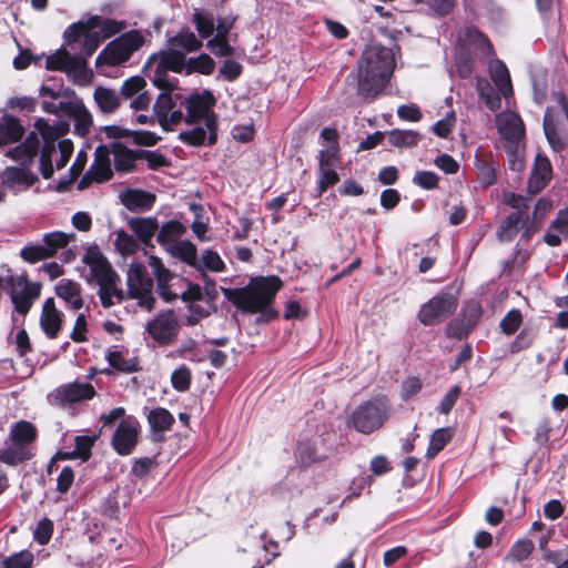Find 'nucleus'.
Returning a JSON list of instances; mask_svg holds the SVG:
<instances>
[{
    "instance_id": "obj_1",
    "label": "nucleus",
    "mask_w": 568,
    "mask_h": 568,
    "mask_svg": "<svg viewBox=\"0 0 568 568\" xmlns=\"http://www.w3.org/2000/svg\"><path fill=\"white\" fill-rule=\"evenodd\" d=\"M283 287V280L276 275L256 276L244 287H221L224 298L243 313H260L257 323H268L277 318L273 305L276 294Z\"/></svg>"
},
{
    "instance_id": "obj_2",
    "label": "nucleus",
    "mask_w": 568,
    "mask_h": 568,
    "mask_svg": "<svg viewBox=\"0 0 568 568\" xmlns=\"http://www.w3.org/2000/svg\"><path fill=\"white\" fill-rule=\"evenodd\" d=\"M394 68V51L371 40L357 63L358 94L365 100H374L386 88Z\"/></svg>"
},
{
    "instance_id": "obj_3",
    "label": "nucleus",
    "mask_w": 568,
    "mask_h": 568,
    "mask_svg": "<svg viewBox=\"0 0 568 568\" xmlns=\"http://www.w3.org/2000/svg\"><path fill=\"white\" fill-rule=\"evenodd\" d=\"M392 404L386 396L362 402L348 419V426L362 434H372L385 426L390 418Z\"/></svg>"
},
{
    "instance_id": "obj_4",
    "label": "nucleus",
    "mask_w": 568,
    "mask_h": 568,
    "mask_svg": "<svg viewBox=\"0 0 568 568\" xmlns=\"http://www.w3.org/2000/svg\"><path fill=\"white\" fill-rule=\"evenodd\" d=\"M181 104L186 110L185 123L192 125L204 121L207 129V145H215L217 141V115L213 111V106L216 104L214 93L209 90L195 92L187 95Z\"/></svg>"
},
{
    "instance_id": "obj_5",
    "label": "nucleus",
    "mask_w": 568,
    "mask_h": 568,
    "mask_svg": "<svg viewBox=\"0 0 568 568\" xmlns=\"http://www.w3.org/2000/svg\"><path fill=\"white\" fill-rule=\"evenodd\" d=\"M125 20L103 18L101 16H88L70 24L62 36H141L140 30L125 31Z\"/></svg>"
},
{
    "instance_id": "obj_6",
    "label": "nucleus",
    "mask_w": 568,
    "mask_h": 568,
    "mask_svg": "<svg viewBox=\"0 0 568 568\" xmlns=\"http://www.w3.org/2000/svg\"><path fill=\"white\" fill-rule=\"evenodd\" d=\"M458 305V297L452 292L442 291L422 305L417 318L426 327H432L450 318Z\"/></svg>"
},
{
    "instance_id": "obj_7",
    "label": "nucleus",
    "mask_w": 568,
    "mask_h": 568,
    "mask_svg": "<svg viewBox=\"0 0 568 568\" xmlns=\"http://www.w3.org/2000/svg\"><path fill=\"white\" fill-rule=\"evenodd\" d=\"M145 44V38H114L97 57V65L118 67Z\"/></svg>"
},
{
    "instance_id": "obj_8",
    "label": "nucleus",
    "mask_w": 568,
    "mask_h": 568,
    "mask_svg": "<svg viewBox=\"0 0 568 568\" xmlns=\"http://www.w3.org/2000/svg\"><path fill=\"white\" fill-rule=\"evenodd\" d=\"M179 322L173 310L162 311L146 323V333L159 345H170L176 341Z\"/></svg>"
},
{
    "instance_id": "obj_9",
    "label": "nucleus",
    "mask_w": 568,
    "mask_h": 568,
    "mask_svg": "<svg viewBox=\"0 0 568 568\" xmlns=\"http://www.w3.org/2000/svg\"><path fill=\"white\" fill-rule=\"evenodd\" d=\"M139 432L140 425L136 418L121 419L111 439L114 452L122 456L133 453L139 443Z\"/></svg>"
},
{
    "instance_id": "obj_10",
    "label": "nucleus",
    "mask_w": 568,
    "mask_h": 568,
    "mask_svg": "<svg viewBox=\"0 0 568 568\" xmlns=\"http://www.w3.org/2000/svg\"><path fill=\"white\" fill-rule=\"evenodd\" d=\"M95 388L90 383H70L53 390L52 404L65 407L80 400L91 399L95 396Z\"/></svg>"
},
{
    "instance_id": "obj_11",
    "label": "nucleus",
    "mask_w": 568,
    "mask_h": 568,
    "mask_svg": "<svg viewBox=\"0 0 568 568\" xmlns=\"http://www.w3.org/2000/svg\"><path fill=\"white\" fill-rule=\"evenodd\" d=\"M552 179V165L547 155L538 153L528 176L527 191L530 196L540 193Z\"/></svg>"
},
{
    "instance_id": "obj_12",
    "label": "nucleus",
    "mask_w": 568,
    "mask_h": 568,
    "mask_svg": "<svg viewBox=\"0 0 568 568\" xmlns=\"http://www.w3.org/2000/svg\"><path fill=\"white\" fill-rule=\"evenodd\" d=\"M64 322V315L57 308L55 300L49 297L43 302L40 313V328L49 339H55Z\"/></svg>"
},
{
    "instance_id": "obj_13",
    "label": "nucleus",
    "mask_w": 568,
    "mask_h": 568,
    "mask_svg": "<svg viewBox=\"0 0 568 568\" xmlns=\"http://www.w3.org/2000/svg\"><path fill=\"white\" fill-rule=\"evenodd\" d=\"M24 281V287L20 291L12 290L10 292V300L16 312L22 316H27L30 312L33 302L41 296V282H30L28 278H20Z\"/></svg>"
},
{
    "instance_id": "obj_14",
    "label": "nucleus",
    "mask_w": 568,
    "mask_h": 568,
    "mask_svg": "<svg viewBox=\"0 0 568 568\" xmlns=\"http://www.w3.org/2000/svg\"><path fill=\"white\" fill-rule=\"evenodd\" d=\"M473 38H457L455 65L460 79H469L475 68V45Z\"/></svg>"
},
{
    "instance_id": "obj_15",
    "label": "nucleus",
    "mask_w": 568,
    "mask_h": 568,
    "mask_svg": "<svg viewBox=\"0 0 568 568\" xmlns=\"http://www.w3.org/2000/svg\"><path fill=\"white\" fill-rule=\"evenodd\" d=\"M65 47L59 48L54 54H51L45 60V67L51 71H80L85 69V60L78 54H70V50Z\"/></svg>"
},
{
    "instance_id": "obj_16",
    "label": "nucleus",
    "mask_w": 568,
    "mask_h": 568,
    "mask_svg": "<svg viewBox=\"0 0 568 568\" xmlns=\"http://www.w3.org/2000/svg\"><path fill=\"white\" fill-rule=\"evenodd\" d=\"M119 197L130 212L150 211L156 202L155 193L141 189H125L120 193Z\"/></svg>"
},
{
    "instance_id": "obj_17",
    "label": "nucleus",
    "mask_w": 568,
    "mask_h": 568,
    "mask_svg": "<svg viewBox=\"0 0 568 568\" xmlns=\"http://www.w3.org/2000/svg\"><path fill=\"white\" fill-rule=\"evenodd\" d=\"M111 151L114 158V169L119 174H128L138 170L136 161L140 160V149H130L123 143L114 142L111 144Z\"/></svg>"
},
{
    "instance_id": "obj_18",
    "label": "nucleus",
    "mask_w": 568,
    "mask_h": 568,
    "mask_svg": "<svg viewBox=\"0 0 568 568\" xmlns=\"http://www.w3.org/2000/svg\"><path fill=\"white\" fill-rule=\"evenodd\" d=\"M480 318V306L471 307L469 315L463 314L462 318L452 320L446 326V335L449 338L464 339L467 338L470 331L475 327Z\"/></svg>"
},
{
    "instance_id": "obj_19",
    "label": "nucleus",
    "mask_w": 568,
    "mask_h": 568,
    "mask_svg": "<svg viewBox=\"0 0 568 568\" xmlns=\"http://www.w3.org/2000/svg\"><path fill=\"white\" fill-rule=\"evenodd\" d=\"M159 62L164 69L173 72H182L187 69V59L184 51L171 42L170 38L166 40V48L161 49L158 53Z\"/></svg>"
},
{
    "instance_id": "obj_20",
    "label": "nucleus",
    "mask_w": 568,
    "mask_h": 568,
    "mask_svg": "<svg viewBox=\"0 0 568 568\" xmlns=\"http://www.w3.org/2000/svg\"><path fill=\"white\" fill-rule=\"evenodd\" d=\"M54 292L71 310L78 311L83 307L84 301L81 296L82 288L78 281L61 278L58 281Z\"/></svg>"
},
{
    "instance_id": "obj_21",
    "label": "nucleus",
    "mask_w": 568,
    "mask_h": 568,
    "mask_svg": "<svg viewBox=\"0 0 568 568\" xmlns=\"http://www.w3.org/2000/svg\"><path fill=\"white\" fill-rule=\"evenodd\" d=\"M474 165L477 169V180L481 189H488L496 184L500 165L491 154L476 156Z\"/></svg>"
},
{
    "instance_id": "obj_22",
    "label": "nucleus",
    "mask_w": 568,
    "mask_h": 568,
    "mask_svg": "<svg viewBox=\"0 0 568 568\" xmlns=\"http://www.w3.org/2000/svg\"><path fill=\"white\" fill-rule=\"evenodd\" d=\"M489 75L504 99L514 94L509 69L500 59H491L489 62Z\"/></svg>"
},
{
    "instance_id": "obj_23",
    "label": "nucleus",
    "mask_w": 568,
    "mask_h": 568,
    "mask_svg": "<svg viewBox=\"0 0 568 568\" xmlns=\"http://www.w3.org/2000/svg\"><path fill=\"white\" fill-rule=\"evenodd\" d=\"M26 133L19 118L3 114L0 116V146L18 143Z\"/></svg>"
},
{
    "instance_id": "obj_24",
    "label": "nucleus",
    "mask_w": 568,
    "mask_h": 568,
    "mask_svg": "<svg viewBox=\"0 0 568 568\" xmlns=\"http://www.w3.org/2000/svg\"><path fill=\"white\" fill-rule=\"evenodd\" d=\"M498 132L505 140V143H517L525 134L524 123L519 114L509 113L500 120L498 118Z\"/></svg>"
},
{
    "instance_id": "obj_25",
    "label": "nucleus",
    "mask_w": 568,
    "mask_h": 568,
    "mask_svg": "<svg viewBox=\"0 0 568 568\" xmlns=\"http://www.w3.org/2000/svg\"><path fill=\"white\" fill-rule=\"evenodd\" d=\"M111 146L98 145L94 151V160L90 166L91 172L95 175V182L102 183L113 178V171L110 163Z\"/></svg>"
},
{
    "instance_id": "obj_26",
    "label": "nucleus",
    "mask_w": 568,
    "mask_h": 568,
    "mask_svg": "<svg viewBox=\"0 0 568 568\" xmlns=\"http://www.w3.org/2000/svg\"><path fill=\"white\" fill-rule=\"evenodd\" d=\"M529 222V214L510 212L499 224L497 239L499 242H511L520 231V224Z\"/></svg>"
},
{
    "instance_id": "obj_27",
    "label": "nucleus",
    "mask_w": 568,
    "mask_h": 568,
    "mask_svg": "<svg viewBox=\"0 0 568 568\" xmlns=\"http://www.w3.org/2000/svg\"><path fill=\"white\" fill-rule=\"evenodd\" d=\"M129 227L144 245H151L152 237L159 231V221L155 217H133L128 221Z\"/></svg>"
},
{
    "instance_id": "obj_28",
    "label": "nucleus",
    "mask_w": 568,
    "mask_h": 568,
    "mask_svg": "<svg viewBox=\"0 0 568 568\" xmlns=\"http://www.w3.org/2000/svg\"><path fill=\"white\" fill-rule=\"evenodd\" d=\"M560 235L568 236V209L558 211L544 235V242L549 246H559L561 244Z\"/></svg>"
},
{
    "instance_id": "obj_29",
    "label": "nucleus",
    "mask_w": 568,
    "mask_h": 568,
    "mask_svg": "<svg viewBox=\"0 0 568 568\" xmlns=\"http://www.w3.org/2000/svg\"><path fill=\"white\" fill-rule=\"evenodd\" d=\"M9 438L18 447L26 449L38 438V429L29 420H19L11 426Z\"/></svg>"
},
{
    "instance_id": "obj_30",
    "label": "nucleus",
    "mask_w": 568,
    "mask_h": 568,
    "mask_svg": "<svg viewBox=\"0 0 568 568\" xmlns=\"http://www.w3.org/2000/svg\"><path fill=\"white\" fill-rule=\"evenodd\" d=\"M37 180L38 178L31 174L30 170L27 168L8 166L1 174L2 185L9 187H13L16 185L30 187Z\"/></svg>"
},
{
    "instance_id": "obj_31",
    "label": "nucleus",
    "mask_w": 568,
    "mask_h": 568,
    "mask_svg": "<svg viewBox=\"0 0 568 568\" xmlns=\"http://www.w3.org/2000/svg\"><path fill=\"white\" fill-rule=\"evenodd\" d=\"M295 462L303 469L325 460V455L318 453L315 444L310 440L298 442L294 452Z\"/></svg>"
},
{
    "instance_id": "obj_32",
    "label": "nucleus",
    "mask_w": 568,
    "mask_h": 568,
    "mask_svg": "<svg viewBox=\"0 0 568 568\" xmlns=\"http://www.w3.org/2000/svg\"><path fill=\"white\" fill-rule=\"evenodd\" d=\"M153 278L148 275V270L143 264L132 263L130 265L126 277L128 290L143 291L153 288Z\"/></svg>"
},
{
    "instance_id": "obj_33",
    "label": "nucleus",
    "mask_w": 568,
    "mask_h": 568,
    "mask_svg": "<svg viewBox=\"0 0 568 568\" xmlns=\"http://www.w3.org/2000/svg\"><path fill=\"white\" fill-rule=\"evenodd\" d=\"M148 423L154 433L171 430L175 418L168 408L156 407L151 409L146 416Z\"/></svg>"
},
{
    "instance_id": "obj_34",
    "label": "nucleus",
    "mask_w": 568,
    "mask_h": 568,
    "mask_svg": "<svg viewBox=\"0 0 568 568\" xmlns=\"http://www.w3.org/2000/svg\"><path fill=\"white\" fill-rule=\"evenodd\" d=\"M106 362L111 367L123 374L139 373L142 369L139 357L133 356L126 359L119 351H109Z\"/></svg>"
},
{
    "instance_id": "obj_35",
    "label": "nucleus",
    "mask_w": 568,
    "mask_h": 568,
    "mask_svg": "<svg viewBox=\"0 0 568 568\" xmlns=\"http://www.w3.org/2000/svg\"><path fill=\"white\" fill-rule=\"evenodd\" d=\"M176 106V99L173 98L171 92H162L159 94L156 102L153 105V111L158 116V123L162 129L168 130V115Z\"/></svg>"
},
{
    "instance_id": "obj_36",
    "label": "nucleus",
    "mask_w": 568,
    "mask_h": 568,
    "mask_svg": "<svg viewBox=\"0 0 568 568\" xmlns=\"http://www.w3.org/2000/svg\"><path fill=\"white\" fill-rule=\"evenodd\" d=\"M67 39V45L70 50H80L78 57L84 58L87 61L88 58L92 55L93 52H95L102 41L106 40L108 38H65Z\"/></svg>"
},
{
    "instance_id": "obj_37",
    "label": "nucleus",
    "mask_w": 568,
    "mask_h": 568,
    "mask_svg": "<svg viewBox=\"0 0 568 568\" xmlns=\"http://www.w3.org/2000/svg\"><path fill=\"white\" fill-rule=\"evenodd\" d=\"M423 139V134L416 131H412V129H393L392 132L388 133V142L393 146L397 148H412L419 143Z\"/></svg>"
},
{
    "instance_id": "obj_38",
    "label": "nucleus",
    "mask_w": 568,
    "mask_h": 568,
    "mask_svg": "<svg viewBox=\"0 0 568 568\" xmlns=\"http://www.w3.org/2000/svg\"><path fill=\"white\" fill-rule=\"evenodd\" d=\"M74 237V234H68L61 231L43 234L42 242L49 252V258L55 256L60 248L67 247Z\"/></svg>"
},
{
    "instance_id": "obj_39",
    "label": "nucleus",
    "mask_w": 568,
    "mask_h": 568,
    "mask_svg": "<svg viewBox=\"0 0 568 568\" xmlns=\"http://www.w3.org/2000/svg\"><path fill=\"white\" fill-rule=\"evenodd\" d=\"M216 68V62L206 53H201L196 57L187 58L186 74L200 73L209 77Z\"/></svg>"
},
{
    "instance_id": "obj_40",
    "label": "nucleus",
    "mask_w": 568,
    "mask_h": 568,
    "mask_svg": "<svg viewBox=\"0 0 568 568\" xmlns=\"http://www.w3.org/2000/svg\"><path fill=\"white\" fill-rule=\"evenodd\" d=\"M453 438V432L452 428L444 427L438 428L433 432L430 435V442L426 452V456L428 459H433L436 457L437 454L444 450L446 445L449 444V442Z\"/></svg>"
},
{
    "instance_id": "obj_41",
    "label": "nucleus",
    "mask_w": 568,
    "mask_h": 568,
    "mask_svg": "<svg viewBox=\"0 0 568 568\" xmlns=\"http://www.w3.org/2000/svg\"><path fill=\"white\" fill-rule=\"evenodd\" d=\"M94 100L103 113H113L120 105L119 94L106 88H98L94 91Z\"/></svg>"
},
{
    "instance_id": "obj_42",
    "label": "nucleus",
    "mask_w": 568,
    "mask_h": 568,
    "mask_svg": "<svg viewBox=\"0 0 568 568\" xmlns=\"http://www.w3.org/2000/svg\"><path fill=\"white\" fill-rule=\"evenodd\" d=\"M185 226L181 222L176 220L168 221L163 223L160 230L156 232L158 243L164 245L172 242H176V240L183 233H185Z\"/></svg>"
},
{
    "instance_id": "obj_43",
    "label": "nucleus",
    "mask_w": 568,
    "mask_h": 568,
    "mask_svg": "<svg viewBox=\"0 0 568 568\" xmlns=\"http://www.w3.org/2000/svg\"><path fill=\"white\" fill-rule=\"evenodd\" d=\"M193 21L199 36H214L215 17L205 9H194Z\"/></svg>"
},
{
    "instance_id": "obj_44",
    "label": "nucleus",
    "mask_w": 568,
    "mask_h": 568,
    "mask_svg": "<svg viewBox=\"0 0 568 568\" xmlns=\"http://www.w3.org/2000/svg\"><path fill=\"white\" fill-rule=\"evenodd\" d=\"M20 257L29 264H37L40 263L42 260L50 258L49 252L44 245L42 244H34L29 243L20 248Z\"/></svg>"
},
{
    "instance_id": "obj_45",
    "label": "nucleus",
    "mask_w": 568,
    "mask_h": 568,
    "mask_svg": "<svg viewBox=\"0 0 568 568\" xmlns=\"http://www.w3.org/2000/svg\"><path fill=\"white\" fill-rule=\"evenodd\" d=\"M504 149L508 159V169L515 172L523 171L525 169V158L520 142L505 143Z\"/></svg>"
},
{
    "instance_id": "obj_46",
    "label": "nucleus",
    "mask_w": 568,
    "mask_h": 568,
    "mask_svg": "<svg viewBox=\"0 0 568 568\" xmlns=\"http://www.w3.org/2000/svg\"><path fill=\"white\" fill-rule=\"evenodd\" d=\"M178 139L189 146H202L205 142L207 143V129L206 126L195 125L189 131L180 132Z\"/></svg>"
},
{
    "instance_id": "obj_47",
    "label": "nucleus",
    "mask_w": 568,
    "mask_h": 568,
    "mask_svg": "<svg viewBox=\"0 0 568 568\" xmlns=\"http://www.w3.org/2000/svg\"><path fill=\"white\" fill-rule=\"evenodd\" d=\"M91 274L95 278L98 286L112 285L113 280H119L106 257L99 265L93 266Z\"/></svg>"
},
{
    "instance_id": "obj_48",
    "label": "nucleus",
    "mask_w": 568,
    "mask_h": 568,
    "mask_svg": "<svg viewBox=\"0 0 568 568\" xmlns=\"http://www.w3.org/2000/svg\"><path fill=\"white\" fill-rule=\"evenodd\" d=\"M31 454L29 450L14 446L0 449V462L16 466L23 462L30 460Z\"/></svg>"
},
{
    "instance_id": "obj_49",
    "label": "nucleus",
    "mask_w": 568,
    "mask_h": 568,
    "mask_svg": "<svg viewBox=\"0 0 568 568\" xmlns=\"http://www.w3.org/2000/svg\"><path fill=\"white\" fill-rule=\"evenodd\" d=\"M33 560V552L29 549H23L4 558L1 564L2 568H31Z\"/></svg>"
},
{
    "instance_id": "obj_50",
    "label": "nucleus",
    "mask_w": 568,
    "mask_h": 568,
    "mask_svg": "<svg viewBox=\"0 0 568 568\" xmlns=\"http://www.w3.org/2000/svg\"><path fill=\"white\" fill-rule=\"evenodd\" d=\"M172 254L190 266H196V245L190 241L178 242Z\"/></svg>"
},
{
    "instance_id": "obj_51",
    "label": "nucleus",
    "mask_w": 568,
    "mask_h": 568,
    "mask_svg": "<svg viewBox=\"0 0 568 568\" xmlns=\"http://www.w3.org/2000/svg\"><path fill=\"white\" fill-rule=\"evenodd\" d=\"M534 549L535 546L530 539H518L509 548L507 558L515 561H524L529 558Z\"/></svg>"
},
{
    "instance_id": "obj_52",
    "label": "nucleus",
    "mask_w": 568,
    "mask_h": 568,
    "mask_svg": "<svg viewBox=\"0 0 568 568\" xmlns=\"http://www.w3.org/2000/svg\"><path fill=\"white\" fill-rule=\"evenodd\" d=\"M206 48L216 58L235 55V48L229 43V38H209Z\"/></svg>"
},
{
    "instance_id": "obj_53",
    "label": "nucleus",
    "mask_w": 568,
    "mask_h": 568,
    "mask_svg": "<svg viewBox=\"0 0 568 568\" xmlns=\"http://www.w3.org/2000/svg\"><path fill=\"white\" fill-rule=\"evenodd\" d=\"M523 323V315L520 310L511 308L509 310L504 317L499 322V328L503 333L507 335L515 334L516 331Z\"/></svg>"
},
{
    "instance_id": "obj_54",
    "label": "nucleus",
    "mask_w": 568,
    "mask_h": 568,
    "mask_svg": "<svg viewBox=\"0 0 568 568\" xmlns=\"http://www.w3.org/2000/svg\"><path fill=\"white\" fill-rule=\"evenodd\" d=\"M74 120V134L79 136H87L90 132V128L92 125V115L90 111L87 109L85 104L82 103L80 106V110H78V113L73 118Z\"/></svg>"
},
{
    "instance_id": "obj_55",
    "label": "nucleus",
    "mask_w": 568,
    "mask_h": 568,
    "mask_svg": "<svg viewBox=\"0 0 568 568\" xmlns=\"http://www.w3.org/2000/svg\"><path fill=\"white\" fill-rule=\"evenodd\" d=\"M97 436H77L74 439L75 448L74 453L77 458L82 462H88L92 455V448L97 442Z\"/></svg>"
},
{
    "instance_id": "obj_56",
    "label": "nucleus",
    "mask_w": 568,
    "mask_h": 568,
    "mask_svg": "<svg viewBox=\"0 0 568 568\" xmlns=\"http://www.w3.org/2000/svg\"><path fill=\"white\" fill-rule=\"evenodd\" d=\"M140 160H145L150 170H159L170 165V161L159 150L140 149Z\"/></svg>"
},
{
    "instance_id": "obj_57",
    "label": "nucleus",
    "mask_w": 568,
    "mask_h": 568,
    "mask_svg": "<svg viewBox=\"0 0 568 568\" xmlns=\"http://www.w3.org/2000/svg\"><path fill=\"white\" fill-rule=\"evenodd\" d=\"M243 67L233 59H226L219 69V77L225 81L234 82L242 77Z\"/></svg>"
},
{
    "instance_id": "obj_58",
    "label": "nucleus",
    "mask_w": 568,
    "mask_h": 568,
    "mask_svg": "<svg viewBox=\"0 0 568 568\" xmlns=\"http://www.w3.org/2000/svg\"><path fill=\"white\" fill-rule=\"evenodd\" d=\"M192 383V374L186 365H183L171 375V384L175 390L185 392L190 388Z\"/></svg>"
},
{
    "instance_id": "obj_59",
    "label": "nucleus",
    "mask_w": 568,
    "mask_h": 568,
    "mask_svg": "<svg viewBox=\"0 0 568 568\" xmlns=\"http://www.w3.org/2000/svg\"><path fill=\"white\" fill-rule=\"evenodd\" d=\"M413 183L423 190H435L439 185L440 178L434 171H417L412 179Z\"/></svg>"
},
{
    "instance_id": "obj_60",
    "label": "nucleus",
    "mask_w": 568,
    "mask_h": 568,
    "mask_svg": "<svg viewBox=\"0 0 568 568\" xmlns=\"http://www.w3.org/2000/svg\"><path fill=\"white\" fill-rule=\"evenodd\" d=\"M317 159L318 169L334 168L341 159V146L329 145L326 149L320 150Z\"/></svg>"
},
{
    "instance_id": "obj_61",
    "label": "nucleus",
    "mask_w": 568,
    "mask_h": 568,
    "mask_svg": "<svg viewBox=\"0 0 568 568\" xmlns=\"http://www.w3.org/2000/svg\"><path fill=\"white\" fill-rule=\"evenodd\" d=\"M529 197L523 196L520 193L507 192L504 194V203L514 209V212L521 214H529Z\"/></svg>"
},
{
    "instance_id": "obj_62",
    "label": "nucleus",
    "mask_w": 568,
    "mask_h": 568,
    "mask_svg": "<svg viewBox=\"0 0 568 568\" xmlns=\"http://www.w3.org/2000/svg\"><path fill=\"white\" fill-rule=\"evenodd\" d=\"M500 95L499 90L491 88L490 84L479 90L480 100H483L486 108L491 112L499 111L501 105Z\"/></svg>"
},
{
    "instance_id": "obj_63",
    "label": "nucleus",
    "mask_w": 568,
    "mask_h": 568,
    "mask_svg": "<svg viewBox=\"0 0 568 568\" xmlns=\"http://www.w3.org/2000/svg\"><path fill=\"white\" fill-rule=\"evenodd\" d=\"M53 529V521L49 517L40 519L33 531L34 540H37L40 546H45L52 537Z\"/></svg>"
},
{
    "instance_id": "obj_64",
    "label": "nucleus",
    "mask_w": 568,
    "mask_h": 568,
    "mask_svg": "<svg viewBox=\"0 0 568 568\" xmlns=\"http://www.w3.org/2000/svg\"><path fill=\"white\" fill-rule=\"evenodd\" d=\"M115 246L119 253L123 255L134 254L139 248V243L132 235L125 231H119L116 234Z\"/></svg>"
}]
</instances>
